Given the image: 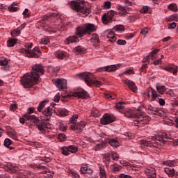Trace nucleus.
I'll use <instances>...</instances> for the list:
<instances>
[{
	"label": "nucleus",
	"mask_w": 178,
	"mask_h": 178,
	"mask_svg": "<svg viewBox=\"0 0 178 178\" xmlns=\"http://www.w3.org/2000/svg\"><path fill=\"white\" fill-rule=\"evenodd\" d=\"M44 72L42 65L40 64L33 65L31 73H26L21 78L22 85L24 88H31L33 86L40 83V76Z\"/></svg>",
	"instance_id": "f257e3e1"
},
{
	"label": "nucleus",
	"mask_w": 178,
	"mask_h": 178,
	"mask_svg": "<svg viewBox=\"0 0 178 178\" xmlns=\"http://www.w3.org/2000/svg\"><path fill=\"white\" fill-rule=\"evenodd\" d=\"M70 6L72 9L77 12L82 17H87L91 13V5L86 4L83 1H72Z\"/></svg>",
	"instance_id": "f03ea898"
},
{
	"label": "nucleus",
	"mask_w": 178,
	"mask_h": 178,
	"mask_svg": "<svg viewBox=\"0 0 178 178\" xmlns=\"http://www.w3.org/2000/svg\"><path fill=\"white\" fill-rule=\"evenodd\" d=\"M170 139V134L163 133L162 134H159V136H156V138H153V139L149 140H141V143L145 147H157L159 148L161 145L163 144V139Z\"/></svg>",
	"instance_id": "7ed1b4c3"
},
{
	"label": "nucleus",
	"mask_w": 178,
	"mask_h": 178,
	"mask_svg": "<svg viewBox=\"0 0 178 178\" xmlns=\"http://www.w3.org/2000/svg\"><path fill=\"white\" fill-rule=\"evenodd\" d=\"M129 118H133L134 119H135L134 120V124L135 126H140V124H147V123H149V120H151V118L145 114L141 113V111H140V109H138L137 111H133L130 114Z\"/></svg>",
	"instance_id": "20e7f679"
},
{
	"label": "nucleus",
	"mask_w": 178,
	"mask_h": 178,
	"mask_svg": "<svg viewBox=\"0 0 178 178\" xmlns=\"http://www.w3.org/2000/svg\"><path fill=\"white\" fill-rule=\"evenodd\" d=\"M97 29H95V26L92 24H86L83 26H78L76 31V35L77 37H84L86 34H90V33H92L95 31Z\"/></svg>",
	"instance_id": "39448f33"
},
{
	"label": "nucleus",
	"mask_w": 178,
	"mask_h": 178,
	"mask_svg": "<svg viewBox=\"0 0 178 178\" xmlns=\"http://www.w3.org/2000/svg\"><path fill=\"white\" fill-rule=\"evenodd\" d=\"M80 76H82L85 83L88 86H91V84H94V86H95L96 87H101V86L104 84V83L100 81L94 80V74L92 73L83 72L80 74Z\"/></svg>",
	"instance_id": "423d86ee"
},
{
	"label": "nucleus",
	"mask_w": 178,
	"mask_h": 178,
	"mask_svg": "<svg viewBox=\"0 0 178 178\" xmlns=\"http://www.w3.org/2000/svg\"><path fill=\"white\" fill-rule=\"evenodd\" d=\"M20 52L27 58H40V55H41L40 48L38 47H35L32 51L27 50L26 49H22Z\"/></svg>",
	"instance_id": "0eeeda50"
},
{
	"label": "nucleus",
	"mask_w": 178,
	"mask_h": 178,
	"mask_svg": "<svg viewBox=\"0 0 178 178\" xmlns=\"http://www.w3.org/2000/svg\"><path fill=\"white\" fill-rule=\"evenodd\" d=\"M55 106H49L47 108H44L42 112L41 119L44 122H48L51 120V116H52L53 113H55Z\"/></svg>",
	"instance_id": "6e6552de"
},
{
	"label": "nucleus",
	"mask_w": 178,
	"mask_h": 178,
	"mask_svg": "<svg viewBox=\"0 0 178 178\" xmlns=\"http://www.w3.org/2000/svg\"><path fill=\"white\" fill-rule=\"evenodd\" d=\"M54 84L59 91H66L67 90V81L65 79H56Z\"/></svg>",
	"instance_id": "1a4fd4ad"
},
{
	"label": "nucleus",
	"mask_w": 178,
	"mask_h": 178,
	"mask_svg": "<svg viewBox=\"0 0 178 178\" xmlns=\"http://www.w3.org/2000/svg\"><path fill=\"white\" fill-rule=\"evenodd\" d=\"M145 95L146 98H147L148 101L150 102L156 101V99H158V97H159L156 90L153 88L148 89Z\"/></svg>",
	"instance_id": "9d476101"
},
{
	"label": "nucleus",
	"mask_w": 178,
	"mask_h": 178,
	"mask_svg": "<svg viewBox=\"0 0 178 178\" xmlns=\"http://www.w3.org/2000/svg\"><path fill=\"white\" fill-rule=\"evenodd\" d=\"M163 70H165V72H169L170 73H172L174 76L177 75L178 72V66L175 64H168V65H163L160 67Z\"/></svg>",
	"instance_id": "9b49d317"
},
{
	"label": "nucleus",
	"mask_w": 178,
	"mask_h": 178,
	"mask_svg": "<svg viewBox=\"0 0 178 178\" xmlns=\"http://www.w3.org/2000/svg\"><path fill=\"white\" fill-rule=\"evenodd\" d=\"M100 122L102 124H109V123L115 122V118L109 114H105L100 120Z\"/></svg>",
	"instance_id": "f8f14e48"
},
{
	"label": "nucleus",
	"mask_w": 178,
	"mask_h": 178,
	"mask_svg": "<svg viewBox=\"0 0 178 178\" xmlns=\"http://www.w3.org/2000/svg\"><path fill=\"white\" fill-rule=\"evenodd\" d=\"M36 127L38 128L40 132L42 133L43 134H45V133H47V129H51V124L42 122L37 124Z\"/></svg>",
	"instance_id": "ddd939ff"
},
{
	"label": "nucleus",
	"mask_w": 178,
	"mask_h": 178,
	"mask_svg": "<svg viewBox=\"0 0 178 178\" xmlns=\"http://www.w3.org/2000/svg\"><path fill=\"white\" fill-rule=\"evenodd\" d=\"M86 122L81 121L79 123L72 124L70 127L71 130H78L79 131H83V129L86 127Z\"/></svg>",
	"instance_id": "4468645a"
},
{
	"label": "nucleus",
	"mask_w": 178,
	"mask_h": 178,
	"mask_svg": "<svg viewBox=\"0 0 178 178\" xmlns=\"http://www.w3.org/2000/svg\"><path fill=\"white\" fill-rule=\"evenodd\" d=\"M145 173L147 176V178H156V170L152 167L146 168Z\"/></svg>",
	"instance_id": "2eb2a0df"
},
{
	"label": "nucleus",
	"mask_w": 178,
	"mask_h": 178,
	"mask_svg": "<svg viewBox=\"0 0 178 178\" xmlns=\"http://www.w3.org/2000/svg\"><path fill=\"white\" fill-rule=\"evenodd\" d=\"M159 52V49H156L154 50H153L149 56H146V58H145L143 59V62L144 63H149V56H151L152 60H154V59H156V54Z\"/></svg>",
	"instance_id": "dca6fc26"
},
{
	"label": "nucleus",
	"mask_w": 178,
	"mask_h": 178,
	"mask_svg": "<svg viewBox=\"0 0 178 178\" xmlns=\"http://www.w3.org/2000/svg\"><path fill=\"white\" fill-rule=\"evenodd\" d=\"M122 82L124 83V84H126L127 86H128V87L134 92H136V91H137V86H136V83H134V82H133L129 79H123Z\"/></svg>",
	"instance_id": "f3484780"
},
{
	"label": "nucleus",
	"mask_w": 178,
	"mask_h": 178,
	"mask_svg": "<svg viewBox=\"0 0 178 178\" xmlns=\"http://www.w3.org/2000/svg\"><path fill=\"white\" fill-rule=\"evenodd\" d=\"M23 118L26 119L27 120H31V122H33V123H39L40 122V118H38L35 115H29V114H24L23 115Z\"/></svg>",
	"instance_id": "a211bd4d"
},
{
	"label": "nucleus",
	"mask_w": 178,
	"mask_h": 178,
	"mask_svg": "<svg viewBox=\"0 0 178 178\" xmlns=\"http://www.w3.org/2000/svg\"><path fill=\"white\" fill-rule=\"evenodd\" d=\"M73 96L77 97L78 98H87V97H88V93L86 90H82L73 93Z\"/></svg>",
	"instance_id": "6ab92c4d"
},
{
	"label": "nucleus",
	"mask_w": 178,
	"mask_h": 178,
	"mask_svg": "<svg viewBox=\"0 0 178 178\" xmlns=\"http://www.w3.org/2000/svg\"><path fill=\"white\" fill-rule=\"evenodd\" d=\"M86 51H87V49L85 48V47H83L81 46H77L76 47H75L73 49V52H74V54L76 55H80L81 54H86Z\"/></svg>",
	"instance_id": "aec40b11"
},
{
	"label": "nucleus",
	"mask_w": 178,
	"mask_h": 178,
	"mask_svg": "<svg viewBox=\"0 0 178 178\" xmlns=\"http://www.w3.org/2000/svg\"><path fill=\"white\" fill-rule=\"evenodd\" d=\"M117 9L118 10V15H120V16H126L127 15V10L126 9V7L118 5L117 6Z\"/></svg>",
	"instance_id": "412c9836"
},
{
	"label": "nucleus",
	"mask_w": 178,
	"mask_h": 178,
	"mask_svg": "<svg viewBox=\"0 0 178 178\" xmlns=\"http://www.w3.org/2000/svg\"><path fill=\"white\" fill-rule=\"evenodd\" d=\"M90 42L92 45H98L99 44V37L97 33H93L92 35Z\"/></svg>",
	"instance_id": "4be33fe9"
},
{
	"label": "nucleus",
	"mask_w": 178,
	"mask_h": 178,
	"mask_svg": "<svg viewBox=\"0 0 178 178\" xmlns=\"http://www.w3.org/2000/svg\"><path fill=\"white\" fill-rule=\"evenodd\" d=\"M72 42H79V38H77V36L72 35L68 37L65 41V44H66L67 45H69V44H72Z\"/></svg>",
	"instance_id": "5701e85b"
},
{
	"label": "nucleus",
	"mask_w": 178,
	"mask_h": 178,
	"mask_svg": "<svg viewBox=\"0 0 178 178\" xmlns=\"http://www.w3.org/2000/svg\"><path fill=\"white\" fill-rule=\"evenodd\" d=\"M164 172L169 177H173L175 176V169L173 167H165Z\"/></svg>",
	"instance_id": "b1692460"
},
{
	"label": "nucleus",
	"mask_w": 178,
	"mask_h": 178,
	"mask_svg": "<svg viewBox=\"0 0 178 178\" xmlns=\"http://www.w3.org/2000/svg\"><path fill=\"white\" fill-rule=\"evenodd\" d=\"M107 38H110L108 40L109 42H115V41H116V37L115 36V32L113 30L107 31Z\"/></svg>",
	"instance_id": "393cba45"
},
{
	"label": "nucleus",
	"mask_w": 178,
	"mask_h": 178,
	"mask_svg": "<svg viewBox=\"0 0 178 178\" xmlns=\"http://www.w3.org/2000/svg\"><path fill=\"white\" fill-rule=\"evenodd\" d=\"M107 142H108V144L111 146L113 147L114 148H118L119 147V141L116 139L113 138H108L107 139Z\"/></svg>",
	"instance_id": "a878e982"
},
{
	"label": "nucleus",
	"mask_w": 178,
	"mask_h": 178,
	"mask_svg": "<svg viewBox=\"0 0 178 178\" xmlns=\"http://www.w3.org/2000/svg\"><path fill=\"white\" fill-rule=\"evenodd\" d=\"M163 165L166 168H173V166H176V161L175 160H167L163 161Z\"/></svg>",
	"instance_id": "bb28decb"
},
{
	"label": "nucleus",
	"mask_w": 178,
	"mask_h": 178,
	"mask_svg": "<svg viewBox=\"0 0 178 178\" xmlns=\"http://www.w3.org/2000/svg\"><path fill=\"white\" fill-rule=\"evenodd\" d=\"M148 111L152 115H160L161 113V112L159 111V108L156 107L149 106L148 108Z\"/></svg>",
	"instance_id": "cd10ccee"
},
{
	"label": "nucleus",
	"mask_w": 178,
	"mask_h": 178,
	"mask_svg": "<svg viewBox=\"0 0 178 178\" xmlns=\"http://www.w3.org/2000/svg\"><path fill=\"white\" fill-rule=\"evenodd\" d=\"M80 171L81 172V173H88V175H92L93 172L92 169L88 168V167L86 165L81 167Z\"/></svg>",
	"instance_id": "c85d7f7f"
},
{
	"label": "nucleus",
	"mask_w": 178,
	"mask_h": 178,
	"mask_svg": "<svg viewBox=\"0 0 178 178\" xmlns=\"http://www.w3.org/2000/svg\"><path fill=\"white\" fill-rule=\"evenodd\" d=\"M47 104H48V100H44L40 102L38 106V112H42V110L45 108Z\"/></svg>",
	"instance_id": "c756f323"
},
{
	"label": "nucleus",
	"mask_w": 178,
	"mask_h": 178,
	"mask_svg": "<svg viewBox=\"0 0 178 178\" xmlns=\"http://www.w3.org/2000/svg\"><path fill=\"white\" fill-rule=\"evenodd\" d=\"M55 56H56V58H58V59H64V58L66 56V51H57L55 53Z\"/></svg>",
	"instance_id": "7c9ffc66"
},
{
	"label": "nucleus",
	"mask_w": 178,
	"mask_h": 178,
	"mask_svg": "<svg viewBox=\"0 0 178 178\" xmlns=\"http://www.w3.org/2000/svg\"><path fill=\"white\" fill-rule=\"evenodd\" d=\"M156 88L159 94H165V92H166V87H165V86L157 85Z\"/></svg>",
	"instance_id": "2f4dec72"
},
{
	"label": "nucleus",
	"mask_w": 178,
	"mask_h": 178,
	"mask_svg": "<svg viewBox=\"0 0 178 178\" xmlns=\"http://www.w3.org/2000/svg\"><path fill=\"white\" fill-rule=\"evenodd\" d=\"M100 178H106V171L102 165H99Z\"/></svg>",
	"instance_id": "473e14b6"
},
{
	"label": "nucleus",
	"mask_w": 178,
	"mask_h": 178,
	"mask_svg": "<svg viewBox=\"0 0 178 178\" xmlns=\"http://www.w3.org/2000/svg\"><path fill=\"white\" fill-rule=\"evenodd\" d=\"M118 33H123L124 31V26L123 25H115L112 29Z\"/></svg>",
	"instance_id": "72a5a7b5"
},
{
	"label": "nucleus",
	"mask_w": 178,
	"mask_h": 178,
	"mask_svg": "<svg viewBox=\"0 0 178 178\" xmlns=\"http://www.w3.org/2000/svg\"><path fill=\"white\" fill-rule=\"evenodd\" d=\"M17 42V39L16 38H11L7 41V46L8 47H15V44Z\"/></svg>",
	"instance_id": "f704fd0d"
},
{
	"label": "nucleus",
	"mask_w": 178,
	"mask_h": 178,
	"mask_svg": "<svg viewBox=\"0 0 178 178\" xmlns=\"http://www.w3.org/2000/svg\"><path fill=\"white\" fill-rule=\"evenodd\" d=\"M118 70V66L116 65H110V66H106L105 68V72H115Z\"/></svg>",
	"instance_id": "c9c22d12"
},
{
	"label": "nucleus",
	"mask_w": 178,
	"mask_h": 178,
	"mask_svg": "<svg viewBox=\"0 0 178 178\" xmlns=\"http://www.w3.org/2000/svg\"><path fill=\"white\" fill-rule=\"evenodd\" d=\"M22 33V31H20V29H15L13 30L10 33L12 37H17V35H20V33Z\"/></svg>",
	"instance_id": "e433bc0d"
},
{
	"label": "nucleus",
	"mask_w": 178,
	"mask_h": 178,
	"mask_svg": "<svg viewBox=\"0 0 178 178\" xmlns=\"http://www.w3.org/2000/svg\"><path fill=\"white\" fill-rule=\"evenodd\" d=\"M68 151L71 152V154H76V152L79 151V149L74 145H70L68 147Z\"/></svg>",
	"instance_id": "4c0bfd02"
},
{
	"label": "nucleus",
	"mask_w": 178,
	"mask_h": 178,
	"mask_svg": "<svg viewBox=\"0 0 178 178\" xmlns=\"http://www.w3.org/2000/svg\"><path fill=\"white\" fill-rule=\"evenodd\" d=\"M49 42H50V40L48 37L42 38L40 40L41 45H47V44H49Z\"/></svg>",
	"instance_id": "58836bf2"
},
{
	"label": "nucleus",
	"mask_w": 178,
	"mask_h": 178,
	"mask_svg": "<svg viewBox=\"0 0 178 178\" xmlns=\"http://www.w3.org/2000/svg\"><path fill=\"white\" fill-rule=\"evenodd\" d=\"M58 114L60 116H67L69 115V111L65 108L58 110Z\"/></svg>",
	"instance_id": "ea45409f"
},
{
	"label": "nucleus",
	"mask_w": 178,
	"mask_h": 178,
	"mask_svg": "<svg viewBox=\"0 0 178 178\" xmlns=\"http://www.w3.org/2000/svg\"><path fill=\"white\" fill-rule=\"evenodd\" d=\"M168 9L172 12H177V5H176V3H171L168 6Z\"/></svg>",
	"instance_id": "a19ab883"
},
{
	"label": "nucleus",
	"mask_w": 178,
	"mask_h": 178,
	"mask_svg": "<svg viewBox=\"0 0 178 178\" xmlns=\"http://www.w3.org/2000/svg\"><path fill=\"white\" fill-rule=\"evenodd\" d=\"M9 137H11L13 140H17V134H16V131H9L8 132Z\"/></svg>",
	"instance_id": "79ce46f5"
},
{
	"label": "nucleus",
	"mask_w": 178,
	"mask_h": 178,
	"mask_svg": "<svg viewBox=\"0 0 178 178\" xmlns=\"http://www.w3.org/2000/svg\"><path fill=\"white\" fill-rule=\"evenodd\" d=\"M77 119H79V115L76 114L72 116V118L70 119V122L72 124H76V122H77Z\"/></svg>",
	"instance_id": "37998d69"
},
{
	"label": "nucleus",
	"mask_w": 178,
	"mask_h": 178,
	"mask_svg": "<svg viewBox=\"0 0 178 178\" xmlns=\"http://www.w3.org/2000/svg\"><path fill=\"white\" fill-rule=\"evenodd\" d=\"M111 20H112V19H109V18L108 17V16L106 14H104L102 16V23L104 24H108V23H109V22H111Z\"/></svg>",
	"instance_id": "c03bdc74"
},
{
	"label": "nucleus",
	"mask_w": 178,
	"mask_h": 178,
	"mask_svg": "<svg viewBox=\"0 0 178 178\" xmlns=\"http://www.w3.org/2000/svg\"><path fill=\"white\" fill-rule=\"evenodd\" d=\"M107 17L108 18V20H112L113 19V16H115V11L110 10L106 14Z\"/></svg>",
	"instance_id": "a18cd8bd"
},
{
	"label": "nucleus",
	"mask_w": 178,
	"mask_h": 178,
	"mask_svg": "<svg viewBox=\"0 0 178 178\" xmlns=\"http://www.w3.org/2000/svg\"><path fill=\"white\" fill-rule=\"evenodd\" d=\"M107 17L108 18V20H112L113 19V16H115V11L110 10L106 14Z\"/></svg>",
	"instance_id": "49530a36"
},
{
	"label": "nucleus",
	"mask_w": 178,
	"mask_h": 178,
	"mask_svg": "<svg viewBox=\"0 0 178 178\" xmlns=\"http://www.w3.org/2000/svg\"><path fill=\"white\" fill-rule=\"evenodd\" d=\"M148 31H149V28L148 27H145L140 30V34L145 37L147 34H148Z\"/></svg>",
	"instance_id": "de8ad7c7"
},
{
	"label": "nucleus",
	"mask_w": 178,
	"mask_h": 178,
	"mask_svg": "<svg viewBox=\"0 0 178 178\" xmlns=\"http://www.w3.org/2000/svg\"><path fill=\"white\" fill-rule=\"evenodd\" d=\"M124 105H126L124 102H120L115 104V108L117 109H123V108H124Z\"/></svg>",
	"instance_id": "09e8293b"
},
{
	"label": "nucleus",
	"mask_w": 178,
	"mask_h": 178,
	"mask_svg": "<svg viewBox=\"0 0 178 178\" xmlns=\"http://www.w3.org/2000/svg\"><path fill=\"white\" fill-rule=\"evenodd\" d=\"M70 176L72 178H80V175L73 170L70 171Z\"/></svg>",
	"instance_id": "8fccbe9b"
},
{
	"label": "nucleus",
	"mask_w": 178,
	"mask_h": 178,
	"mask_svg": "<svg viewBox=\"0 0 178 178\" xmlns=\"http://www.w3.org/2000/svg\"><path fill=\"white\" fill-rule=\"evenodd\" d=\"M92 115L94 116V118H99L101 116V113H99V111L95 109L92 111Z\"/></svg>",
	"instance_id": "3c124183"
},
{
	"label": "nucleus",
	"mask_w": 178,
	"mask_h": 178,
	"mask_svg": "<svg viewBox=\"0 0 178 178\" xmlns=\"http://www.w3.org/2000/svg\"><path fill=\"white\" fill-rule=\"evenodd\" d=\"M3 144H4L5 147L8 148L9 146L12 145V140L7 138L4 140Z\"/></svg>",
	"instance_id": "603ef678"
},
{
	"label": "nucleus",
	"mask_w": 178,
	"mask_h": 178,
	"mask_svg": "<svg viewBox=\"0 0 178 178\" xmlns=\"http://www.w3.org/2000/svg\"><path fill=\"white\" fill-rule=\"evenodd\" d=\"M58 140L60 143H63V141H66V135L65 134H60L58 135Z\"/></svg>",
	"instance_id": "864d4df0"
},
{
	"label": "nucleus",
	"mask_w": 178,
	"mask_h": 178,
	"mask_svg": "<svg viewBox=\"0 0 178 178\" xmlns=\"http://www.w3.org/2000/svg\"><path fill=\"white\" fill-rule=\"evenodd\" d=\"M137 34V32H134L133 33H127L125 36V40H131Z\"/></svg>",
	"instance_id": "5fc2aeb1"
},
{
	"label": "nucleus",
	"mask_w": 178,
	"mask_h": 178,
	"mask_svg": "<svg viewBox=\"0 0 178 178\" xmlns=\"http://www.w3.org/2000/svg\"><path fill=\"white\" fill-rule=\"evenodd\" d=\"M169 20H170L171 22H178V14L170 16Z\"/></svg>",
	"instance_id": "6e6d98bb"
},
{
	"label": "nucleus",
	"mask_w": 178,
	"mask_h": 178,
	"mask_svg": "<svg viewBox=\"0 0 178 178\" xmlns=\"http://www.w3.org/2000/svg\"><path fill=\"white\" fill-rule=\"evenodd\" d=\"M9 12H17L19 10V7H15L13 5H10L8 7Z\"/></svg>",
	"instance_id": "4d7b16f0"
},
{
	"label": "nucleus",
	"mask_w": 178,
	"mask_h": 178,
	"mask_svg": "<svg viewBox=\"0 0 178 178\" xmlns=\"http://www.w3.org/2000/svg\"><path fill=\"white\" fill-rule=\"evenodd\" d=\"M47 19H42L40 22H38V26H40V27H45V24H47Z\"/></svg>",
	"instance_id": "13d9d810"
},
{
	"label": "nucleus",
	"mask_w": 178,
	"mask_h": 178,
	"mask_svg": "<svg viewBox=\"0 0 178 178\" xmlns=\"http://www.w3.org/2000/svg\"><path fill=\"white\" fill-rule=\"evenodd\" d=\"M149 8L147 6H143L140 10V13H148Z\"/></svg>",
	"instance_id": "bf43d9fd"
},
{
	"label": "nucleus",
	"mask_w": 178,
	"mask_h": 178,
	"mask_svg": "<svg viewBox=\"0 0 178 178\" xmlns=\"http://www.w3.org/2000/svg\"><path fill=\"white\" fill-rule=\"evenodd\" d=\"M62 154L65 156L70 155L69 147H63Z\"/></svg>",
	"instance_id": "052dcab7"
},
{
	"label": "nucleus",
	"mask_w": 178,
	"mask_h": 178,
	"mask_svg": "<svg viewBox=\"0 0 178 178\" xmlns=\"http://www.w3.org/2000/svg\"><path fill=\"white\" fill-rule=\"evenodd\" d=\"M111 155L112 156L113 161H118V159H119V154H118L116 152H111Z\"/></svg>",
	"instance_id": "680f3d73"
},
{
	"label": "nucleus",
	"mask_w": 178,
	"mask_h": 178,
	"mask_svg": "<svg viewBox=\"0 0 178 178\" xmlns=\"http://www.w3.org/2000/svg\"><path fill=\"white\" fill-rule=\"evenodd\" d=\"M125 138L126 140H131V138H134V135H133V134L131 133H126L124 134Z\"/></svg>",
	"instance_id": "e2e57ef3"
},
{
	"label": "nucleus",
	"mask_w": 178,
	"mask_h": 178,
	"mask_svg": "<svg viewBox=\"0 0 178 178\" xmlns=\"http://www.w3.org/2000/svg\"><path fill=\"white\" fill-rule=\"evenodd\" d=\"M58 129H59V130H60V131H66L67 127H66V125L60 123L59 124Z\"/></svg>",
	"instance_id": "0e129e2a"
},
{
	"label": "nucleus",
	"mask_w": 178,
	"mask_h": 178,
	"mask_svg": "<svg viewBox=\"0 0 178 178\" xmlns=\"http://www.w3.org/2000/svg\"><path fill=\"white\" fill-rule=\"evenodd\" d=\"M8 169L11 170V172H16V170H17V168L14 166L12 164H8Z\"/></svg>",
	"instance_id": "69168bd1"
},
{
	"label": "nucleus",
	"mask_w": 178,
	"mask_h": 178,
	"mask_svg": "<svg viewBox=\"0 0 178 178\" xmlns=\"http://www.w3.org/2000/svg\"><path fill=\"white\" fill-rule=\"evenodd\" d=\"M124 74H134V70L133 68H130L129 70H127L124 72Z\"/></svg>",
	"instance_id": "338daca9"
},
{
	"label": "nucleus",
	"mask_w": 178,
	"mask_h": 178,
	"mask_svg": "<svg viewBox=\"0 0 178 178\" xmlns=\"http://www.w3.org/2000/svg\"><path fill=\"white\" fill-rule=\"evenodd\" d=\"M119 178H131V176L125 174H120Z\"/></svg>",
	"instance_id": "774afa93"
}]
</instances>
